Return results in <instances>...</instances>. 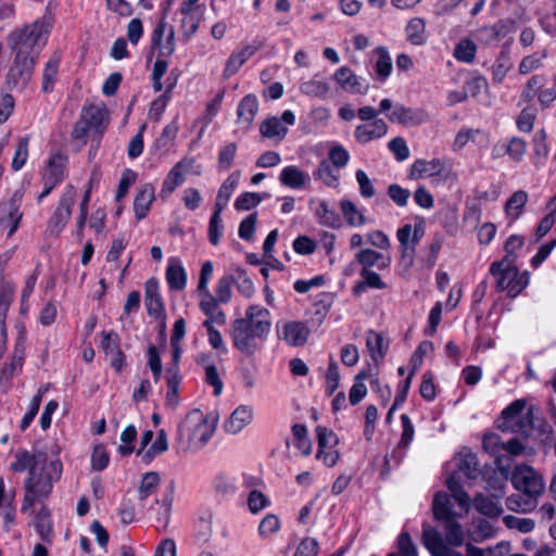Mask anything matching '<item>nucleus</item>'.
<instances>
[{"label": "nucleus", "mask_w": 556, "mask_h": 556, "mask_svg": "<svg viewBox=\"0 0 556 556\" xmlns=\"http://www.w3.org/2000/svg\"><path fill=\"white\" fill-rule=\"evenodd\" d=\"M442 477L447 492L434 493L431 510L434 521L443 527L444 536L429 523H422V544L432 556H452V470L450 462L444 463Z\"/></svg>", "instance_id": "f257e3e1"}, {"label": "nucleus", "mask_w": 556, "mask_h": 556, "mask_svg": "<svg viewBox=\"0 0 556 556\" xmlns=\"http://www.w3.org/2000/svg\"><path fill=\"white\" fill-rule=\"evenodd\" d=\"M270 313L258 305H250L245 317L231 323L230 337L233 348L250 357L260 349L257 340H265L270 331Z\"/></svg>", "instance_id": "f03ea898"}, {"label": "nucleus", "mask_w": 556, "mask_h": 556, "mask_svg": "<svg viewBox=\"0 0 556 556\" xmlns=\"http://www.w3.org/2000/svg\"><path fill=\"white\" fill-rule=\"evenodd\" d=\"M62 473L63 464L59 458L46 460L39 469L30 470L24 481L21 513L26 514L37 502L48 500Z\"/></svg>", "instance_id": "7ed1b4c3"}, {"label": "nucleus", "mask_w": 556, "mask_h": 556, "mask_svg": "<svg viewBox=\"0 0 556 556\" xmlns=\"http://www.w3.org/2000/svg\"><path fill=\"white\" fill-rule=\"evenodd\" d=\"M109 111L105 105H85L74 123L71 137L83 146L90 140V151L97 150L109 126Z\"/></svg>", "instance_id": "20e7f679"}, {"label": "nucleus", "mask_w": 556, "mask_h": 556, "mask_svg": "<svg viewBox=\"0 0 556 556\" xmlns=\"http://www.w3.org/2000/svg\"><path fill=\"white\" fill-rule=\"evenodd\" d=\"M214 433V427L208 424L200 409H193L178 425L177 444L179 448L197 451L206 445Z\"/></svg>", "instance_id": "39448f33"}, {"label": "nucleus", "mask_w": 556, "mask_h": 556, "mask_svg": "<svg viewBox=\"0 0 556 556\" xmlns=\"http://www.w3.org/2000/svg\"><path fill=\"white\" fill-rule=\"evenodd\" d=\"M490 271L496 278L497 288L507 291L510 296H517L529 283V274H519L511 258L493 263Z\"/></svg>", "instance_id": "423d86ee"}, {"label": "nucleus", "mask_w": 556, "mask_h": 556, "mask_svg": "<svg viewBox=\"0 0 556 556\" xmlns=\"http://www.w3.org/2000/svg\"><path fill=\"white\" fill-rule=\"evenodd\" d=\"M52 27V22L49 20H37L31 25L12 31L9 36V41L12 49H26L30 53H35L36 47L43 46L48 39Z\"/></svg>", "instance_id": "0eeeda50"}, {"label": "nucleus", "mask_w": 556, "mask_h": 556, "mask_svg": "<svg viewBox=\"0 0 556 556\" xmlns=\"http://www.w3.org/2000/svg\"><path fill=\"white\" fill-rule=\"evenodd\" d=\"M15 51L12 64L9 67L5 80L11 89L20 88L24 90L29 84L35 66L37 64L39 51L30 53L26 49H13Z\"/></svg>", "instance_id": "6e6552de"}, {"label": "nucleus", "mask_w": 556, "mask_h": 556, "mask_svg": "<svg viewBox=\"0 0 556 556\" xmlns=\"http://www.w3.org/2000/svg\"><path fill=\"white\" fill-rule=\"evenodd\" d=\"M531 415V407H528L527 401L518 399L502 410L496 427L505 432H527L532 426Z\"/></svg>", "instance_id": "1a4fd4ad"}, {"label": "nucleus", "mask_w": 556, "mask_h": 556, "mask_svg": "<svg viewBox=\"0 0 556 556\" xmlns=\"http://www.w3.org/2000/svg\"><path fill=\"white\" fill-rule=\"evenodd\" d=\"M510 481L513 486L525 496L538 498L545 488V481L533 467L520 464L515 466Z\"/></svg>", "instance_id": "9d476101"}, {"label": "nucleus", "mask_w": 556, "mask_h": 556, "mask_svg": "<svg viewBox=\"0 0 556 556\" xmlns=\"http://www.w3.org/2000/svg\"><path fill=\"white\" fill-rule=\"evenodd\" d=\"M75 200L76 190L74 186L67 185L47 224V231L51 236H59L65 228L71 218Z\"/></svg>", "instance_id": "9b49d317"}, {"label": "nucleus", "mask_w": 556, "mask_h": 556, "mask_svg": "<svg viewBox=\"0 0 556 556\" xmlns=\"http://www.w3.org/2000/svg\"><path fill=\"white\" fill-rule=\"evenodd\" d=\"M315 432L318 445L316 458L321 460L327 467L336 466L340 458V453L334 448L339 443L338 435L332 430L323 426H317Z\"/></svg>", "instance_id": "f8f14e48"}, {"label": "nucleus", "mask_w": 556, "mask_h": 556, "mask_svg": "<svg viewBox=\"0 0 556 556\" xmlns=\"http://www.w3.org/2000/svg\"><path fill=\"white\" fill-rule=\"evenodd\" d=\"M151 55L157 51L159 56L170 58L176 51L175 28L164 21H159L150 37Z\"/></svg>", "instance_id": "ddd939ff"}, {"label": "nucleus", "mask_w": 556, "mask_h": 556, "mask_svg": "<svg viewBox=\"0 0 556 556\" xmlns=\"http://www.w3.org/2000/svg\"><path fill=\"white\" fill-rule=\"evenodd\" d=\"M23 193L16 190L8 201L0 203V226L8 228V237H12L22 220L23 213L21 211Z\"/></svg>", "instance_id": "4468645a"}, {"label": "nucleus", "mask_w": 556, "mask_h": 556, "mask_svg": "<svg viewBox=\"0 0 556 556\" xmlns=\"http://www.w3.org/2000/svg\"><path fill=\"white\" fill-rule=\"evenodd\" d=\"M391 123H396L405 127H415L425 124L429 119V114L421 108H409L402 103H392L390 111L386 113Z\"/></svg>", "instance_id": "2eb2a0df"}, {"label": "nucleus", "mask_w": 556, "mask_h": 556, "mask_svg": "<svg viewBox=\"0 0 556 556\" xmlns=\"http://www.w3.org/2000/svg\"><path fill=\"white\" fill-rule=\"evenodd\" d=\"M102 339L100 348L106 356H110V365L116 374L123 371L127 366L126 354L121 349V337L117 332L105 331L101 332Z\"/></svg>", "instance_id": "dca6fc26"}, {"label": "nucleus", "mask_w": 556, "mask_h": 556, "mask_svg": "<svg viewBox=\"0 0 556 556\" xmlns=\"http://www.w3.org/2000/svg\"><path fill=\"white\" fill-rule=\"evenodd\" d=\"M490 490H493L492 495H477L473 500V506L481 515L489 518H497L504 511L501 497L505 493V482L501 481L498 485L490 486Z\"/></svg>", "instance_id": "f3484780"}, {"label": "nucleus", "mask_w": 556, "mask_h": 556, "mask_svg": "<svg viewBox=\"0 0 556 556\" xmlns=\"http://www.w3.org/2000/svg\"><path fill=\"white\" fill-rule=\"evenodd\" d=\"M144 304L150 317H153L156 320H165V305L160 292L159 280L154 277L148 279L144 283ZM162 327L164 330L165 321H163Z\"/></svg>", "instance_id": "a211bd4d"}, {"label": "nucleus", "mask_w": 556, "mask_h": 556, "mask_svg": "<svg viewBox=\"0 0 556 556\" xmlns=\"http://www.w3.org/2000/svg\"><path fill=\"white\" fill-rule=\"evenodd\" d=\"M193 162L194 160L191 157H184L170 168L162 184L161 197L163 199L170 195L185 182V176L191 169Z\"/></svg>", "instance_id": "6ab92c4d"}, {"label": "nucleus", "mask_w": 556, "mask_h": 556, "mask_svg": "<svg viewBox=\"0 0 556 556\" xmlns=\"http://www.w3.org/2000/svg\"><path fill=\"white\" fill-rule=\"evenodd\" d=\"M68 156L61 152H51L40 173V179H49L61 185L67 176Z\"/></svg>", "instance_id": "aec40b11"}, {"label": "nucleus", "mask_w": 556, "mask_h": 556, "mask_svg": "<svg viewBox=\"0 0 556 556\" xmlns=\"http://www.w3.org/2000/svg\"><path fill=\"white\" fill-rule=\"evenodd\" d=\"M527 152V142L518 137L502 139L497 141L491 151L493 159L508 156L514 162H520Z\"/></svg>", "instance_id": "412c9836"}, {"label": "nucleus", "mask_w": 556, "mask_h": 556, "mask_svg": "<svg viewBox=\"0 0 556 556\" xmlns=\"http://www.w3.org/2000/svg\"><path fill=\"white\" fill-rule=\"evenodd\" d=\"M264 43L261 40H253L251 45H247L238 51H233L228 58L225 68L223 71V77L229 78L238 73L240 67L251 59Z\"/></svg>", "instance_id": "4be33fe9"}, {"label": "nucleus", "mask_w": 556, "mask_h": 556, "mask_svg": "<svg viewBox=\"0 0 556 556\" xmlns=\"http://www.w3.org/2000/svg\"><path fill=\"white\" fill-rule=\"evenodd\" d=\"M333 79L343 90L352 93L365 94L369 88L368 81L356 76L348 66L339 67L333 74Z\"/></svg>", "instance_id": "5701e85b"}, {"label": "nucleus", "mask_w": 556, "mask_h": 556, "mask_svg": "<svg viewBox=\"0 0 556 556\" xmlns=\"http://www.w3.org/2000/svg\"><path fill=\"white\" fill-rule=\"evenodd\" d=\"M311 330L304 321H287L285 323L281 334L282 339L290 346H303L306 344Z\"/></svg>", "instance_id": "b1692460"}, {"label": "nucleus", "mask_w": 556, "mask_h": 556, "mask_svg": "<svg viewBox=\"0 0 556 556\" xmlns=\"http://www.w3.org/2000/svg\"><path fill=\"white\" fill-rule=\"evenodd\" d=\"M444 164L440 159H432L427 161L417 159L410 166L407 173V178L417 180L421 178H429L441 175Z\"/></svg>", "instance_id": "393cba45"}, {"label": "nucleus", "mask_w": 556, "mask_h": 556, "mask_svg": "<svg viewBox=\"0 0 556 556\" xmlns=\"http://www.w3.org/2000/svg\"><path fill=\"white\" fill-rule=\"evenodd\" d=\"M388 129L389 127L387 123L382 118H379L369 124H362L356 126L354 137L358 143L366 144L371 140L384 137L388 132Z\"/></svg>", "instance_id": "a878e982"}, {"label": "nucleus", "mask_w": 556, "mask_h": 556, "mask_svg": "<svg viewBox=\"0 0 556 556\" xmlns=\"http://www.w3.org/2000/svg\"><path fill=\"white\" fill-rule=\"evenodd\" d=\"M396 238L400 242L402 257H412L416 251V244L421 238L419 227L416 225L414 230L410 224H405L396 231Z\"/></svg>", "instance_id": "bb28decb"}, {"label": "nucleus", "mask_w": 556, "mask_h": 556, "mask_svg": "<svg viewBox=\"0 0 556 556\" xmlns=\"http://www.w3.org/2000/svg\"><path fill=\"white\" fill-rule=\"evenodd\" d=\"M396 238L400 242L402 257H412L416 251V244L421 238L419 227L416 225L414 230L410 224H405L396 231Z\"/></svg>", "instance_id": "cd10ccee"}, {"label": "nucleus", "mask_w": 556, "mask_h": 556, "mask_svg": "<svg viewBox=\"0 0 556 556\" xmlns=\"http://www.w3.org/2000/svg\"><path fill=\"white\" fill-rule=\"evenodd\" d=\"M528 201L529 195L525 190H517L507 199L504 214L509 226L521 217Z\"/></svg>", "instance_id": "c85d7f7f"}, {"label": "nucleus", "mask_w": 556, "mask_h": 556, "mask_svg": "<svg viewBox=\"0 0 556 556\" xmlns=\"http://www.w3.org/2000/svg\"><path fill=\"white\" fill-rule=\"evenodd\" d=\"M34 527L40 540L46 544H52L54 540L53 521L51 511L42 506L35 515Z\"/></svg>", "instance_id": "c756f323"}, {"label": "nucleus", "mask_w": 556, "mask_h": 556, "mask_svg": "<svg viewBox=\"0 0 556 556\" xmlns=\"http://www.w3.org/2000/svg\"><path fill=\"white\" fill-rule=\"evenodd\" d=\"M47 455L43 452H39L37 454H31L27 450L18 451L15 454V459L10 465V469L13 472H24L27 470V473L30 472V470H35L38 468V464L40 462H46Z\"/></svg>", "instance_id": "7c9ffc66"}, {"label": "nucleus", "mask_w": 556, "mask_h": 556, "mask_svg": "<svg viewBox=\"0 0 556 556\" xmlns=\"http://www.w3.org/2000/svg\"><path fill=\"white\" fill-rule=\"evenodd\" d=\"M212 489L217 501H227L238 490L237 479L224 472L217 473L212 480Z\"/></svg>", "instance_id": "2f4dec72"}, {"label": "nucleus", "mask_w": 556, "mask_h": 556, "mask_svg": "<svg viewBox=\"0 0 556 556\" xmlns=\"http://www.w3.org/2000/svg\"><path fill=\"white\" fill-rule=\"evenodd\" d=\"M366 348L375 363L381 362L388 351L389 341L384 338L382 332H377L372 329L366 332Z\"/></svg>", "instance_id": "473e14b6"}, {"label": "nucleus", "mask_w": 556, "mask_h": 556, "mask_svg": "<svg viewBox=\"0 0 556 556\" xmlns=\"http://www.w3.org/2000/svg\"><path fill=\"white\" fill-rule=\"evenodd\" d=\"M165 278L170 290L181 291L186 288L187 273L178 258H169Z\"/></svg>", "instance_id": "72a5a7b5"}, {"label": "nucleus", "mask_w": 556, "mask_h": 556, "mask_svg": "<svg viewBox=\"0 0 556 556\" xmlns=\"http://www.w3.org/2000/svg\"><path fill=\"white\" fill-rule=\"evenodd\" d=\"M61 65V55L56 52L52 53L46 62L42 72L41 91L46 94L51 93L58 80Z\"/></svg>", "instance_id": "f704fd0d"}, {"label": "nucleus", "mask_w": 556, "mask_h": 556, "mask_svg": "<svg viewBox=\"0 0 556 556\" xmlns=\"http://www.w3.org/2000/svg\"><path fill=\"white\" fill-rule=\"evenodd\" d=\"M154 187L152 184H146L134 199V212L137 220L147 217L154 201Z\"/></svg>", "instance_id": "c9c22d12"}, {"label": "nucleus", "mask_w": 556, "mask_h": 556, "mask_svg": "<svg viewBox=\"0 0 556 556\" xmlns=\"http://www.w3.org/2000/svg\"><path fill=\"white\" fill-rule=\"evenodd\" d=\"M252 409L247 405H240L225 421L224 428L228 433L236 434L252 421Z\"/></svg>", "instance_id": "e433bc0d"}, {"label": "nucleus", "mask_w": 556, "mask_h": 556, "mask_svg": "<svg viewBox=\"0 0 556 556\" xmlns=\"http://www.w3.org/2000/svg\"><path fill=\"white\" fill-rule=\"evenodd\" d=\"M258 112V100L254 93L245 94L239 102L237 108L238 123L250 126Z\"/></svg>", "instance_id": "4c0bfd02"}, {"label": "nucleus", "mask_w": 556, "mask_h": 556, "mask_svg": "<svg viewBox=\"0 0 556 556\" xmlns=\"http://www.w3.org/2000/svg\"><path fill=\"white\" fill-rule=\"evenodd\" d=\"M505 441L500 434L490 432L484 434L482 439V445L486 453L496 459V464L504 476H507V469L503 466V448Z\"/></svg>", "instance_id": "58836bf2"}, {"label": "nucleus", "mask_w": 556, "mask_h": 556, "mask_svg": "<svg viewBox=\"0 0 556 556\" xmlns=\"http://www.w3.org/2000/svg\"><path fill=\"white\" fill-rule=\"evenodd\" d=\"M457 465V472L468 479H475L479 475L477 457L468 450L460 451L454 456Z\"/></svg>", "instance_id": "ea45409f"}, {"label": "nucleus", "mask_w": 556, "mask_h": 556, "mask_svg": "<svg viewBox=\"0 0 556 556\" xmlns=\"http://www.w3.org/2000/svg\"><path fill=\"white\" fill-rule=\"evenodd\" d=\"M377 60L374 65L376 77L379 81H386L392 73V60L388 49L384 46H379L374 50Z\"/></svg>", "instance_id": "a19ab883"}, {"label": "nucleus", "mask_w": 556, "mask_h": 556, "mask_svg": "<svg viewBox=\"0 0 556 556\" xmlns=\"http://www.w3.org/2000/svg\"><path fill=\"white\" fill-rule=\"evenodd\" d=\"M240 180V172L236 170L222 184L217 192L215 208L223 210L228 205V202L237 188Z\"/></svg>", "instance_id": "79ce46f5"}, {"label": "nucleus", "mask_w": 556, "mask_h": 556, "mask_svg": "<svg viewBox=\"0 0 556 556\" xmlns=\"http://www.w3.org/2000/svg\"><path fill=\"white\" fill-rule=\"evenodd\" d=\"M306 178V174L295 165L283 167L279 175L280 184L291 189H301L305 185Z\"/></svg>", "instance_id": "37998d69"}, {"label": "nucleus", "mask_w": 556, "mask_h": 556, "mask_svg": "<svg viewBox=\"0 0 556 556\" xmlns=\"http://www.w3.org/2000/svg\"><path fill=\"white\" fill-rule=\"evenodd\" d=\"M406 39L414 46H421L426 43V23L421 17H414L409 20L405 27Z\"/></svg>", "instance_id": "c03bdc74"}, {"label": "nucleus", "mask_w": 556, "mask_h": 556, "mask_svg": "<svg viewBox=\"0 0 556 556\" xmlns=\"http://www.w3.org/2000/svg\"><path fill=\"white\" fill-rule=\"evenodd\" d=\"M300 90L308 97L326 99L329 94L330 86L326 80H318L317 75H315L312 79L302 83Z\"/></svg>", "instance_id": "a18cd8bd"}, {"label": "nucleus", "mask_w": 556, "mask_h": 556, "mask_svg": "<svg viewBox=\"0 0 556 556\" xmlns=\"http://www.w3.org/2000/svg\"><path fill=\"white\" fill-rule=\"evenodd\" d=\"M509 552L510 544L508 542H501L494 547L489 548L486 552L471 544H468L464 555L458 552H454V556H506Z\"/></svg>", "instance_id": "49530a36"}, {"label": "nucleus", "mask_w": 556, "mask_h": 556, "mask_svg": "<svg viewBox=\"0 0 556 556\" xmlns=\"http://www.w3.org/2000/svg\"><path fill=\"white\" fill-rule=\"evenodd\" d=\"M548 152L545 131L535 132L533 137V163L536 167H542L545 164Z\"/></svg>", "instance_id": "de8ad7c7"}, {"label": "nucleus", "mask_w": 556, "mask_h": 556, "mask_svg": "<svg viewBox=\"0 0 556 556\" xmlns=\"http://www.w3.org/2000/svg\"><path fill=\"white\" fill-rule=\"evenodd\" d=\"M536 498L513 494L506 498V507L515 513L526 514L532 511L536 507Z\"/></svg>", "instance_id": "09e8293b"}, {"label": "nucleus", "mask_w": 556, "mask_h": 556, "mask_svg": "<svg viewBox=\"0 0 556 556\" xmlns=\"http://www.w3.org/2000/svg\"><path fill=\"white\" fill-rule=\"evenodd\" d=\"M316 216L320 225L338 229L341 227V216L334 210L329 208L326 201H321L317 211Z\"/></svg>", "instance_id": "8fccbe9b"}, {"label": "nucleus", "mask_w": 556, "mask_h": 556, "mask_svg": "<svg viewBox=\"0 0 556 556\" xmlns=\"http://www.w3.org/2000/svg\"><path fill=\"white\" fill-rule=\"evenodd\" d=\"M222 212L223 210L214 207L208 222L207 238L210 243L214 247H216L220 242V239L224 233Z\"/></svg>", "instance_id": "3c124183"}, {"label": "nucleus", "mask_w": 556, "mask_h": 556, "mask_svg": "<svg viewBox=\"0 0 556 556\" xmlns=\"http://www.w3.org/2000/svg\"><path fill=\"white\" fill-rule=\"evenodd\" d=\"M292 434L294 446L305 456L312 453V442L307 434V428L303 424H294L292 426Z\"/></svg>", "instance_id": "603ef678"}, {"label": "nucleus", "mask_w": 556, "mask_h": 556, "mask_svg": "<svg viewBox=\"0 0 556 556\" xmlns=\"http://www.w3.org/2000/svg\"><path fill=\"white\" fill-rule=\"evenodd\" d=\"M29 136L25 135L17 140L16 149L12 159L11 168L13 172L21 170L28 160Z\"/></svg>", "instance_id": "864d4df0"}, {"label": "nucleus", "mask_w": 556, "mask_h": 556, "mask_svg": "<svg viewBox=\"0 0 556 556\" xmlns=\"http://www.w3.org/2000/svg\"><path fill=\"white\" fill-rule=\"evenodd\" d=\"M161 477L156 471H149L142 476L140 485L138 488V497L141 501L147 500L160 485Z\"/></svg>", "instance_id": "5fc2aeb1"}, {"label": "nucleus", "mask_w": 556, "mask_h": 556, "mask_svg": "<svg viewBox=\"0 0 556 556\" xmlns=\"http://www.w3.org/2000/svg\"><path fill=\"white\" fill-rule=\"evenodd\" d=\"M147 365L151 370L154 383H159L163 374V364L157 348L150 343L147 349Z\"/></svg>", "instance_id": "6e6d98bb"}, {"label": "nucleus", "mask_w": 556, "mask_h": 556, "mask_svg": "<svg viewBox=\"0 0 556 556\" xmlns=\"http://www.w3.org/2000/svg\"><path fill=\"white\" fill-rule=\"evenodd\" d=\"M326 384H325V393L327 396L333 395V393L338 390L340 384V372L339 366L334 361L333 356L330 355L329 364L326 371Z\"/></svg>", "instance_id": "4d7b16f0"}, {"label": "nucleus", "mask_w": 556, "mask_h": 556, "mask_svg": "<svg viewBox=\"0 0 556 556\" xmlns=\"http://www.w3.org/2000/svg\"><path fill=\"white\" fill-rule=\"evenodd\" d=\"M260 131L263 137L266 138H275L280 137L285 138L288 129L281 124L278 117H269L266 118L260 126Z\"/></svg>", "instance_id": "13d9d810"}, {"label": "nucleus", "mask_w": 556, "mask_h": 556, "mask_svg": "<svg viewBox=\"0 0 556 556\" xmlns=\"http://www.w3.org/2000/svg\"><path fill=\"white\" fill-rule=\"evenodd\" d=\"M392 108V100L384 98L379 103V109L366 105L357 110V117L363 122H374L379 113H387Z\"/></svg>", "instance_id": "bf43d9fd"}, {"label": "nucleus", "mask_w": 556, "mask_h": 556, "mask_svg": "<svg viewBox=\"0 0 556 556\" xmlns=\"http://www.w3.org/2000/svg\"><path fill=\"white\" fill-rule=\"evenodd\" d=\"M397 553H390L388 556H418L417 548L407 531H402L396 540Z\"/></svg>", "instance_id": "052dcab7"}, {"label": "nucleus", "mask_w": 556, "mask_h": 556, "mask_svg": "<svg viewBox=\"0 0 556 556\" xmlns=\"http://www.w3.org/2000/svg\"><path fill=\"white\" fill-rule=\"evenodd\" d=\"M333 304V294L331 292H320L316 301L314 303L315 312L314 315L318 321L321 324L329 313L331 306Z\"/></svg>", "instance_id": "680f3d73"}, {"label": "nucleus", "mask_w": 556, "mask_h": 556, "mask_svg": "<svg viewBox=\"0 0 556 556\" xmlns=\"http://www.w3.org/2000/svg\"><path fill=\"white\" fill-rule=\"evenodd\" d=\"M313 176L317 180H321L328 187H337L339 184L338 176L333 173L329 162L321 161L316 169L313 172Z\"/></svg>", "instance_id": "e2e57ef3"}, {"label": "nucleus", "mask_w": 556, "mask_h": 556, "mask_svg": "<svg viewBox=\"0 0 556 556\" xmlns=\"http://www.w3.org/2000/svg\"><path fill=\"white\" fill-rule=\"evenodd\" d=\"M238 147L235 142L223 146L218 151L217 167L219 172L228 170L237 155Z\"/></svg>", "instance_id": "0e129e2a"}, {"label": "nucleus", "mask_w": 556, "mask_h": 556, "mask_svg": "<svg viewBox=\"0 0 556 556\" xmlns=\"http://www.w3.org/2000/svg\"><path fill=\"white\" fill-rule=\"evenodd\" d=\"M137 439V429L134 425H128L121 434V444L117 448L122 456H129L135 451L134 442Z\"/></svg>", "instance_id": "69168bd1"}, {"label": "nucleus", "mask_w": 556, "mask_h": 556, "mask_svg": "<svg viewBox=\"0 0 556 556\" xmlns=\"http://www.w3.org/2000/svg\"><path fill=\"white\" fill-rule=\"evenodd\" d=\"M504 525L511 530H517L520 533H529L535 527V521L531 518L526 517H515L511 515H507L503 518Z\"/></svg>", "instance_id": "338daca9"}, {"label": "nucleus", "mask_w": 556, "mask_h": 556, "mask_svg": "<svg viewBox=\"0 0 556 556\" xmlns=\"http://www.w3.org/2000/svg\"><path fill=\"white\" fill-rule=\"evenodd\" d=\"M262 201L263 198L260 193L247 191L237 197L233 206L237 211H250L256 207Z\"/></svg>", "instance_id": "774afa93"}]
</instances>
